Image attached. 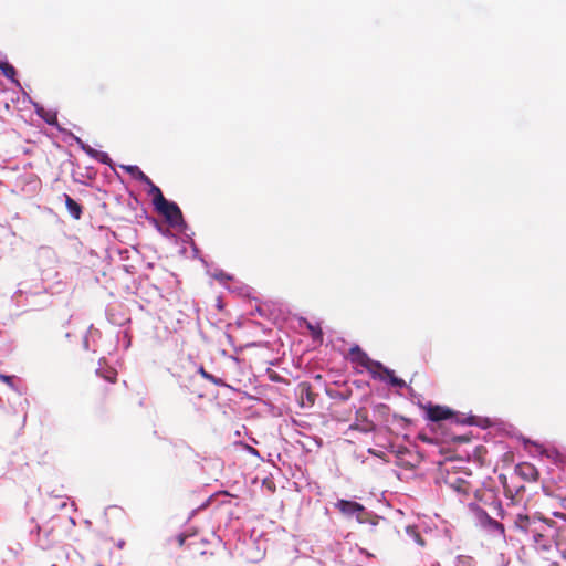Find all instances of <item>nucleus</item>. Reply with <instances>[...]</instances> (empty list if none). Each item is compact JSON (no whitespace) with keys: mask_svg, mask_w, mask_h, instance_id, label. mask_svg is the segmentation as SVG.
Segmentation results:
<instances>
[{"mask_svg":"<svg viewBox=\"0 0 566 566\" xmlns=\"http://www.w3.org/2000/svg\"><path fill=\"white\" fill-rule=\"evenodd\" d=\"M335 509L338 510V512L347 517L352 518L355 517L358 523H371L373 525H376L378 522V517L376 515H373L370 512H368L365 506L356 501H349V500H338L335 503Z\"/></svg>","mask_w":566,"mask_h":566,"instance_id":"nucleus-4","label":"nucleus"},{"mask_svg":"<svg viewBox=\"0 0 566 566\" xmlns=\"http://www.w3.org/2000/svg\"><path fill=\"white\" fill-rule=\"evenodd\" d=\"M155 208L171 226H179L182 223L184 218L181 210L175 202L161 199L159 200V205Z\"/></svg>","mask_w":566,"mask_h":566,"instance_id":"nucleus-5","label":"nucleus"},{"mask_svg":"<svg viewBox=\"0 0 566 566\" xmlns=\"http://www.w3.org/2000/svg\"><path fill=\"white\" fill-rule=\"evenodd\" d=\"M178 546H186L189 557L196 566H212L216 562L213 546L208 541L198 538L195 535L187 536L179 534L175 537Z\"/></svg>","mask_w":566,"mask_h":566,"instance_id":"nucleus-2","label":"nucleus"},{"mask_svg":"<svg viewBox=\"0 0 566 566\" xmlns=\"http://www.w3.org/2000/svg\"><path fill=\"white\" fill-rule=\"evenodd\" d=\"M472 476L469 472H457L448 471L444 482L446 484L462 496V501L469 500L471 495L476 501H482L483 491L473 486L470 478Z\"/></svg>","mask_w":566,"mask_h":566,"instance_id":"nucleus-3","label":"nucleus"},{"mask_svg":"<svg viewBox=\"0 0 566 566\" xmlns=\"http://www.w3.org/2000/svg\"><path fill=\"white\" fill-rule=\"evenodd\" d=\"M148 187H149V196L153 197V203L154 206H158L159 205V200L161 199H166L161 192V190L159 189V187H157L151 180H150V184H146Z\"/></svg>","mask_w":566,"mask_h":566,"instance_id":"nucleus-14","label":"nucleus"},{"mask_svg":"<svg viewBox=\"0 0 566 566\" xmlns=\"http://www.w3.org/2000/svg\"><path fill=\"white\" fill-rule=\"evenodd\" d=\"M353 430H358L364 433L373 432L376 429V426L368 417V411L366 408H359L355 413V421L349 427Z\"/></svg>","mask_w":566,"mask_h":566,"instance_id":"nucleus-8","label":"nucleus"},{"mask_svg":"<svg viewBox=\"0 0 566 566\" xmlns=\"http://www.w3.org/2000/svg\"><path fill=\"white\" fill-rule=\"evenodd\" d=\"M64 199L69 213L76 220L81 219L82 206L66 193H64Z\"/></svg>","mask_w":566,"mask_h":566,"instance_id":"nucleus-12","label":"nucleus"},{"mask_svg":"<svg viewBox=\"0 0 566 566\" xmlns=\"http://www.w3.org/2000/svg\"><path fill=\"white\" fill-rule=\"evenodd\" d=\"M406 532L416 543H418L421 546L424 545V541H423V538L421 537L420 533L417 531L416 527L408 526L406 528Z\"/></svg>","mask_w":566,"mask_h":566,"instance_id":"nucleus-17","label":"nucleus"},{"mask_svg":"<svg viewBox=\"0 0 566 566\" xmlns=\"http://www.w3.org/2000/svg\"><path fill=\"white\" fill-rule=\"evenodd\" d=\"M0 381L7 384L11 388H13V376H8L4 374H0Z\"/></svg>","mask_w":566,"mask_h":566,"instance_id":"nucleus-19","label":"nucleus"},{"mask_svg":"<svg viewBox=\"0 0 566 566\" xmlns=\"http://www.w3.org/2000/svg\"><path fill=\"white\" fill-rule=\"evenodd\" d=\"M96 566H103V565L98 564V565H96Z\"/></svg>","mask_w":566,"mask_h":566,"instance_id":"nucleus-23","label":"nucleus"},{"mask_svg":"<svg viewBox=\"0 0 566 566\" xmlns=\"http://www.w3.org/2000/svg\"><path fill=\"white\" fill-rule=\"evenodd\" d=\"M127 171L133 175L136 179H138L139 181L144 182V184H150V178L145 174L143 172L139 167L137 166H129L127 167Z\"/></svg>","mask_w":566,"mask_h":566,"instance_id":"nucleus-15","label":"nucleus"},{"mask_svg":"<svg viewBox=\"0 0 566 566\" xmlns=\"http://www.w3.org/2000/svg\"><path fill=\"white\" fill-rule=\"evenodd\" d=\"M453 415L454 413L451 409L442 406H430L427 409L428 419L434 422L450 419L453 417Z\"/></svg>","mask_w":566,"mask_h":566,"instance_id":"nucleus-10","label":"nucleus"},{"mask_svg":"<svg viewBox=\"0 0 566 566\" xmlns=\"http://www.w3.org/2000/svg\"><path fill=\"white\" fill-rule=\"evenodd\" d=\"M298 398L301 405L304 406H313L315 403V394L312 390V387L308 382H301L297 387Z\"/></svg>","mask_w":566,"mask_h":566,"instance_id":"nucleus-11","label":"nucleus"},{"mask_svg":"<svg viewBox=\"0 0 566 566\" xmlns=\"http://www.w3.org/2000/svg\"><path fill=\"white\" fill-rule=\"evenodd\" d=\"M367 370L374 378H378L382 381H388L394 387H398V388L406 387L405 380L396 377L394 370L385 367L381 363H380L379 369L371 368V369H367Z\"/></svg>","mask_w":566,"mask_h":566,"instance_id":"nucleus-7","label":"nucleus"},{"mask_svg":"<svg viewBox=\"0 0 566 566\" xmlns=\"http://www.w3.org/2000/svg\"><path fill=\"white\" fill-rule=\"evenodd\" d=\"M515 473L521 476L523 480L528 482H534L538 479V470L536 467L530 462H522L516 465Z\"/></svg>","mask_w":566,"mask_h":566,"instance_id":"nucleus-9","label":"nucleus"},{"mask_svg":"<svg viewBox=\"0 0 566 566\" xmlns=\"http://www.w3.org/2000/svg\"><path fill=\"white\" fill-rule=\"evenodd\" d=\"M308 329L311 331L312 336L314 338H322L323 333H322V329L319 327H314L312 325H308Z\"/></svg>","mask_w":566,"mask_h":566,"instance_id":"nucleus-20","label":"nucleus"},{"mask_svg":"<svg viewBox=\"0 0 566 566\" xmlns=\"http://www.w3.org/2000/svg\"><path fill=\"white\" fill-rule=\"evenodd\" d=\"M504 479V482H503V486H504V493L507 497H510L511 500H514L516 495H518L520 491H524V488L521 486L517 491H516V494L514 495L512 490L507 486L506 484V479L503 476Z\"/></svg>","mask_w":566,"mask_h":566,"instance_id":"nucleus-18","label":"nucleus"},{"mask_svg":"<svg viewBox=\"0 0 566 566\" xmlns=\"http://www.w3.org/2000/svg\"><path fill=\"white\" fill-rule=\"evenodd\" d=\"M348 356L350 361L364 367L365 369L380 368V361L373 360L358 345L350 347Z\"/></svg>","mask_w":566,"mask_h":566,"instance_id":"nucleus-6","label":"nucleus"},{"mask_svg":"<svg viewBox=\"0 0 566 566\" xmlns=\"http://www.w3.org/2000/svg\"><path fill=\"white\" fill-rule=\"evenodd\" d=\"M4 74L7 76H13L15 74L14 67L11 65H7V67L4 69Z\"/></svg>","mask_w":566,"mask_h":566,"instance_id":"nucleus-22","label":"nucleus"},{"mask_svg":"<svg viewBox=\"0 0 566 566\" xmlns=\"http://www.w3.org/2000/svg\"><path fill=\"white\" fill-rule=\"evenodd\" d=\"M469 507L471 511L475 512L476 514H483L488 517L490 524L494 527V530L499 531L501 534H504V526L503 524H501L500 522L495 521V520H492L491 517H489L486 515V513L480 509V506L478 505V503L475 502H470L469 503Z\"/></svg>","mask_w":566,"mask_h":566,"instance_id":"nucleus-13","label":"nucleus"},{"mask_svg":"<svg viewBox=\"0 0 566 566\" xmlns=\"http://www.w3.org/2000/svg\"><path fill=\"white\" fill-rule=\"evenodd\" d=\"M105 379L109 382H115L116 381V371L114 370H111L106 376H105Z\"/></svg>","mask_w":566,"mask_h":566,"instance_id":"nucleus-21","label":"nucleus"},{"mask_svg":"<svg viewBox=\"0 0 566 566\" xmlns=\"http://www.w3.org/2000/svg\"><path fill=\"white\" fill-rule=\"evenodd\" d=\"M517 528L528 534L536 547L548 551L553 546L566 558V515L555 513L554 518H530L518 514L514 521Z\"/></svg>","mask_w":566,"mask_h":566,"instance_id":"nucleus-1","label":"nucleus"},{"mask_svg":"<svg viewBox=\"0 0 566 566\" xmlns=\"http://www.w3.org/2000/svg\"><path fill=\"white\" fill-rule=\"evenodd\" d=\"M199 374L207 380L213 382L214 385L217 386H224V381L220 378H217L214 377L213 375L209 374L208 371L205 370L203 367H200L199 368Z\"/></svg>","mask_w":566,"mask_h":566,"instance_id":"nucleus-16","label":"nucleus"}]
</instances>
